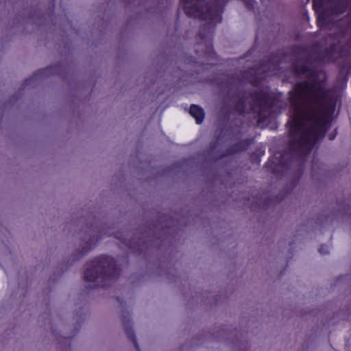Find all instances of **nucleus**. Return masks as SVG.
Returning <instances> with one entry per match:
<instances>
[{
  "label": "nucleus",
  "mask_w": 351,
  "mask_h": 351,
  "mask_svg": "<svg viewBox=\"0 0 351 351\" xmlns=\"http://www.w3.org/2000/svg\"><path fill=\"white\" fill-rule=\"evenodd\" d=\"M295 71L299 74H304L306 75L308 74V67L306 66H295Z\"/></svg>",
  "instance_id": "nucleus-6"
},
{
  "label": "nucleus",
  "mask_w": 351,
  "mask_h": 351,
  "mask_svg": "<svg viewBox=\"0 0 351 351\" xmlns=\"http://www.w3.org/2000/svg\"><path fill=\"white\" fill-rule=\"evenodd\" d=\"M291 98V147L305 154L325 132L330 114L328 91L322 84L302 82L295 86Z\"/></svg>",
  "instance_id": "nucleus-1"
},
{
  "label": "nucleus",
  "mask_w": 351,
  "mask_h": 351,
  "mask_svg": "<svg viewBox=\"0 0 351 351\" xmlns=\"http://www.w3.org/2000/svg\"><path fill=\"white\" fill-rule=\"evenodd\" d=\"M189 112L191 115L195 118L196 123L200 124L202 123L204 118V112L202 108L198 106L192 105L190 108Z\"/></svg>",
  "instance_id": "nucleus-5"
},
{
  "label": "nucleus",
  "mask_w": 351,
  "mask_h": 351,
  "mask_svg": "<svg viewBox=\"0 0 351 351\" xmlns=\"http://www.w3.org/2000/svg\"><path fill=\"white\" fill-rule=\"evenodd\" d=\"M226 0H180V6L188 16L208 21H221V8Z\"/></svg>",
  "instance_id": "nucleus-3"
},
{
  "label": "nucleus",
  "mask_w": 351,
  "mask_h": 351,
  "mask_svg": "<svg viewBox=\"0 0 351 351\" xmlns=\"http://www.w3.org/2000/svg\"><path fill=\"white\" fill-rule=\"evenodd\" d=\"M319 251L321 254H326L329 252V247L326 245H322L319 247Z\"/></svg>",
  "instance_id": "nucleus-7"
},
{
  "label": "nucleus",
  "mask_w": 351,
  "mask_h": 351,
  "mask_svg": "<svg viewBox=\"0 0 351 351\" xmlns=\"http://www.w3.org/2000/svg\"><path fill=\"white\" fill-rule=\"evenodd\" d=\"M118 273L112 258L101 257L87 265L84 278L87 282H95L91 287L104 286L106 280L115 278Z\"/></svg>",
  "instance_id": "nucleus-4"
},
{
  "label": "nucleus",
  "mask_w": 351,
  "mask_h": 351,
  "mask_svg": "<svg viewBox=\"0 0 351 351\" xmlns=\"http://www.w3.org/2000/svg\"><path fill=\"white\" fill-rule=\"evenodd\" d=\"M350 0H313V6L317 15V24L319 27H327L332 29L326 39L330 45V53L337 52L345 56L342 44L346 42V35L350 28L349 18L338 19L348 6Z\"/></svg>",
  "instance_id": "nucleus-2"
}]
</instances>
